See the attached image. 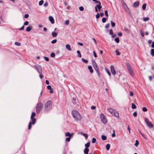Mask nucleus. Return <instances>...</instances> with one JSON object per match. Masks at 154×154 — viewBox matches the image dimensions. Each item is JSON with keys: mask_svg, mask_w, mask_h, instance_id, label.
<instances>
[{"mask_svg": "<svg viewBox=\"0 0 154 154\" xmlns=\"http://www.w3.org/2000/svg\"><path fill=\"white\" fill-rule=\"evenodd\" d=\"M72 117L76 120L79 121L82 118L80 114L77 110H73L72 112Z\"/></svg>", "mask_w": 154, "mask_h": 154, "instance_id": "obj_1", "label": "nucleus"}, {"mask_svg": "<svg viewBox=\"0 0 154 154\" xmlns=\"http://www.w3.org/2000/svg\"><path fill=\"white\" fill-rule=\"evenodd\" d=\"M52 103L51 101H47L45 104L44 111L46 112H48L52 109Z\"/></svg>", "mask_w": 154, "mask_h": 154, "instance_id": "obj_2", "label": "nucleus"}, {"mask_svg": "<svg viewBox=\"0 0 154 154\" xmlns=\"http://www.w3.org/2000/svg\"><path fill=\"white\" fill-rule=\"evenodd\" d=\"M107 110L112 116H115L118 119L119 118V113L118 112L116 111L115 109L110 108H108Z\"/></svg>", "mask_w": 154, "mask_h": 154, "instance_id": "obj_3", "label": "nucleus"}, {"mask_svg": "<svg viewBox=\"0 0 154 154\" xmlns=\"http://www.w3.org/2000/svg\"><path fill=\"white\" fill-rule=\"evenodd\" d=\"M43 104L41 102L38 103L36 107V112L37 114L39 113L40 112L42 109Z\"/></svg>", "mask_w": 154, "mask_h": 154, "instance_id": "obj_4", "label": "nucleus"}, {"mask_svg": "<svg viewBox=\"0 0 154 154\" xmlns=\"http://www.w3.org/2000/svg\"><path fill=\"white\" fill-rule=\"evenodd\" d=\"M32 66L33 68H34L39 74L42 73V69L40 66L36 64L34 66Z\"/></svg>", "mask_w": 154, "mask_h": 154, "instance_id": "obj_5", "label": "nucleus"}, {"mask_svg": "<svg viewBox=\"0 0 154 154\" xmlns=\"http://www.w3.org/2000/svg\"><path fill=\"white\" fill-rule=\"evenodd\" d=\"M127 69L130 75L131 76L133 77L134 75V72L131 66L129 64L127 65Z\"/></svg>", "mask_w": 154, "mask_h": 154, "instance_id": "obj_6", "label": "nucleus"}, {"mask_svg": "<svg viewBox=\"0 0 154 154\" xmlns=\"http://www.w3.org/2000/svg\"><path fill=\"white\" fill-rule=\"evenodd\" d=\"M100 118L102 122L104 124H106L107 122V120L105 116L103 113H101L100 114Z\"/></svg>", "mask_w": 154, "mask_h": 154, "instance_id": "obj_7", "label": "nucleus"}, {"mask_svg": "<svg viewBox=\"0 0 154 154\" xmlns=\"http://www.w3.org/2000/svg\"><path fill=\"white\" fill-rule=\"evenodd\" d=\"M144 120L148 127L150 128L153 127V124L151 122L149 121V119L147 118H145Z\"/></svg>", "mask_w": 154, "mask_h": 154, "instance_id": "obj_8", "label": "nucleus"}, {"mask_svg": "<svg viewBox=\"0 0 154 154\" xmlns=\"http://www.w3.org/2000/svg\"><path fill=\"white\" fill-rule=\"evenodd\" d=\"M93 66L94 68V69H95V70H96V72L97 73L98 76H100V74L99 72L98 67L97 64H96L94 65H93Z\"/></svg>", "mask_w": 154, "mask_h": 154, "instance_id": "obj_9", "label": "nucleus"}, {"mask_svg": "<svg viewBox=\"0 0 154 154\" xmlns=\"http://www.w3.org/2000/svg\"><path fill=\"white\" fill-rule=\"evenodd\" d=\"M122 5L124 9L127 12H128L130 13L128 8L125 2H122Z\"/></svg>", "mask_w": 154, "mask_h": 154, "instance_id": "obj_10", "label": "nucleus"}, {"mask_svg": "<svg viewBox=\"0 0 154 154\" xmlns=\"http://www.w3.org/2000/svg\"><path fill=\"white\" fill-rule=\"evenodd\" d=\"M110 69L111 73L112 75H115L116 74V72L115 70L114 66L112 65L110 66Z\"/></svg>", "mask_w": 154, "mask_h": 154, "instance_id": "obj_11", "label": "nucleus"}, {"mask_svg": "<svg viewBox=\"0 0 154 154\" xmlns=\"http://www.w3.org/2000/svg\"><path fill=\"white\" fill-rule=\"evenodd\" d=\"M139 2L137 1L133 3V6L134 8H137L139 6Z\"/></svg>", "mask_w": 154, "mask_h": 154, "instance_id": "obj_12", "label": "nucleus"}, {"mask_svg": "<svg viewBox=\"0 0 154 154\" xmlns=\"http://www.w3.org/2000/svg\"><path fill=\"white\" fill-rule=\"evenodd\" d=\"M49 20L52 24H53L54 23V20L53 17L51 16H50L49 17Z\"/></svg>", "mask_w": 154, "mask_h": 154, "instance_id": "obj_13", "label": "nucleus"}, {"mask_svg": "<svg viewBox=\"0 0 154 154\" xmlns=\"http://www.w3.org/2000/svg\"><path fill=\"white\" fill-rule=\"evenodd\" d=\"M31 121H30V122H31L32 125H34L36 121V119L35 118H32V119H31Z\"/></svg>", "mask_w": 154, "mask_h": 154, "instance_id": "obj_14", "label": "nucleus"}, {"mask_svg": "<svg viewBox=\"0 0 154 154\" xmlns=\"http://www.w3.org/2000/svg\"><path fill=\"white\" fill-rule=\"evenodd\" d=\"M80 134H81L83 135V136H84L85 137L86 139H87L88 138V135L87 134L83 133L82 132H80Z\"/></svg>", "mask_w": 154, "mask_h": 154, "instance_id": "obj_15", "label": "nucleus"}, {"mask_svg": "<svg viewBox=\"0 0 154 154\" xmlns=\"http://www.w3.org/2000/svg\"><path fill=\"white\" fill-rule=\"evenodd\" d=\"M95 7H97L99 10L100 9L102 8V6L101 5V3H99V4H97Z\"/></svg>", "mask_w": 154, "mask_h": 154, "instance_id": "obj_16", "label": "nucleus"}, {"mask_svg": "<svg viewBox=\"0 0 154 154\" xmlns=\"http://www.w3.org/2000/svg\"><path fill=\"white\" fill-rule=\"evenodd\" d=\"M89 151V149L85 148L84 150V153L85 154H88Z\"/></svg>", "mask_w": 154, "mask_h": 154, "instance_id": "obj_17", "label": "nucleus"}, {"mask_svg": "<svg viewBox=\"0 0 154 154\" xmlns=\"http://www.w3.org/2000/svg\"><path fill=\"white\" fill-rule=\"evenodd\" d=\"M73 134L72 133V135H71L70 133L68 132L65 133V136L66 137H71Z\"/></svg>", "mask_w": 154, "mask_h": 154, "instance_id": "obj_18", "label": "nucleus"}, {"mask_svg": "<svg viewBox=\"0 0 154 154\" xmlns=\"http://www.w3.org/2000/svg\"><path fill=\"white\" fill-rule=\"evenodd\" d=\"M88 69L89 70L90 72L91 73L93 72V70L91 66H88Z\"/></svg>", "mask_w": 154, "mask_h": 154, "instance_id": "obj_19", "label": "nucleus"}, {"mask_svg": "<svg viewBox=\"0 0 154 154\" xmlns=\"http://www.w3.org/2000/svg\"><path fill=\"white\" fill-rule=\"evenodd\" d=\"M66 48L69 51H71V50L70 46L69 44H67L66 45Z\"/></svg>", "mask_w": 154, "mask_h": 154, "instance_id": "obj_20", "label": "nucleus"}, {"mask_svg": "<svg viewBox=\"0 0 154 154\" xmlns=\"http://www.w3.org/2000/svg\"><path fill=\"white\" fill-rule=\"evenodd\" d=\"M32 26H29L27 27L26 29V30L27 32L30 31L31 29Z\"/></svg>", "mask_w": 154, "mask_h": 154, "instance_id": "obj_21", "label": "nucleus"}, {"mask_svg": "<svg viewBox=\"0 0 154 154\" xmlns=\"http://www.w3.org/2000/svg\"><path fill=\"white\" fill-rule=\"evenodd\" d=\"M77 53L78 54L77 56L79 57H82V55L80 53V51L79 50H78L77 51Z\"/></svg>", "mask_w": 154, "mask_h": 154, "instance_id": "obj_22", "label": "nucleus"}, {"mask_svg": "<svg viewBox=\"0 0 154 154\" xmlns=\"http://www.w3.org/2000/svg\"><path fill=\"white\" fill-rule=\"evenodd\" d=\"M35 112H32V113L30 118L32 119V118H34V117L35 116Z\"/></svg>", "mask_w": 154, "mask_h": 154, "instance_id": "obj_23", "label": "nucleus"}, {"mask_svg": "<svg viewBox=\"0 0 154 154\" xmlns=\"http://www.w3.org/2000/svg\"><path fill=\"white\" fill-rule=\"evenodd\" d=\"M52 35L53 37H55L57 36V33L56 32H52Z\"/></svg>", "mask_w": 154, "mask_h": 154, "instance_id": "obj_24", "label": "nucleus"}, {"mask_svg": "<svg viewBox=\"0 0 154 154\" xmlns=\"http://www.w3.org/2000/svg\"><path fill=\"white\" fill-rule=\"evenodd\" d=\"M101 138L103 140H104L106 139L107 137L106 136L104 135H102L101 136Z\"/></svg>", "mask_w": 154, "mask_h": 154, "instance_id": "obj_25", "label": "nucleus"}, {"mask_svg": "<svg viewBox=\"0 0 154 154\" xmlns=\"http://www.w3.org/2000/svg\"><path fill=\"white\" fill-rule=\"evenodd\" d=\"M85 148L88 149V148L90 146V143H89V142H88L87 143H86L85 145Z\"/></svg>", "mask_w": 154, "mask_h": 154, "instance_id": "obj_26", "label": "nucleus"}, {"mask_svg": "<svg viewBox=\"0 0 154 154\" xmlns=\"http://www.w3.org/2000/svg\"><path fill=\"white\" fill-rule=\"evenodd\" d=\"M151 54L152 56H154V49H152L151 50Z\"/></svg>", "mask_w": 154, "mask_h": 154, "instance_id": "obj_27", "label": "nucleus"}, {"mask_svg": "<svg viewBox=\"0 0 154 154\" xmlns=\"http://www.w3.org/2000/svg\"><path fill=\"white\" fill-rule=\"evenodd\" d=\"M146 4H143L142 6V9L143 10H145L146 8Z\"/></svg>", "mask_w": 154, "mask_h": 154, "instance_id": "obj_28", "label": "nucleus"}, {"mask_svg": "<svg viewBox=\"0 0 154 154\" xmlns=\"http://www.w3.org/2000/svg\"><path fill=\"white\" fill-rule=\"evenodd\" d=\"M82 60L83 62H84V63H87L88 62V61L87 60H85L83 58H82Z\"/></svg>", "mask_w": 154, "mask_h": 154, "instance_id": "obj_29", "label": "nucleus"}, {"mask_svg": "<svg viewBox=\"0 0 154 154\" xmlns=\"http://www.w3.org/2000/svg\"><path fill=\"white\" fill-rule=\"evenodd\" d=\"M106 149L108 150H109L110 148V145L109 144H106Z\"/></svg>", "mask_w": 154, "mask_h": 154, "instance_id": "obj_30", "label": "nucleus"}, {"mask_svg": "<svg viewBox=\"0 0 154 154\" xmlns=\"http://www.w3.org/2000/svg\"><path fill=\"white\" fill-rule=\"evenodd\" d=\"M115 41L117 43H119V38L118 37H116L115 39Z\"/></svg>", "mask_w": 154, "mask_h": 154, "instance_id": "obj_31", "label": "nucleus"}, {"mask_svg": "<svg viewBox=\"0 0 154 154\" xmlns=\"http://www.w3.org/2000/svg\"><path fill=\"white\" fill-rule=\"evenodd\" d=\"M131 105H132V108L133 109H135V108H136V106L133 103H132Z\"/></svg>", "mask_w": 154, "mask_h": 154, "instance_id": "obj_32", "label": "nucleus"}, {"mask_svg": "<svg viewBox=\"0 0 154 154\" xmlns=\"http://www.w3.org/2000/svg\"><path fill=\"white\" fill-rule=\"evenodd\" d=\"M110 22L112 26V27H114V26H115V23L112 21H111Z\"/></svg>", "mask_w": 154, "mask_h": 154, "instance_id": "obj_33", "label": "nucleus"}, {"mask_svg": "<svg viewBox=\"0 0 154 154\" xmlns=\"http://www.w3.org/2000/svg\"><path fill=\"white\" fill-rule=\"evenodd\" d=\"M44 2V1L43 0H41L39 2V5L40 6L42 5Z\"/></svg>", "mask_w": 154, "mask_h": 154, "instance_id": "obj_34", "label": "nucleus"}, {"mask_svg": "<svg viewBox=\"0 0 154 154\" xmlns=\"http://www.w3.org/2000/svg\"><path fill=\"white\" fill-rule=\"evenodd\" d=\"M50 56L52 57H54L55 56V54L53 52H52Z\"/></svg>", "mask_w": 154, "mask_h": 154, "instance_id": "obj_35", "label": "nucleus"}, {"mask_svg": "<svg viewBox=\"0 0 154 154\" xmlns=\"http://www.w3.org/2000/svg\"><path fill=\"white\" fill-rule=\"evenodd\" d=\"M32 124L31 122H29V126H28V129L29 130L31 128V127H32V126H31Z\"/></svg>", "mask_w": 154, "mask_h": 154, "instance_id": "obj_36", "label": "nucleus"}, {"mask_svg": "<svg viewBox=\"0 0 154 154\" xmlns=\"http://www.w3.org/2000/svg\"><path fill=\"white\" fill-rule=\"evenodd\" d=\"M149 19V18L148 17H144L143 18V20L144 21H146L148 20Z\"/></svg>", "mask_w": 154, "mask_h": 154, "instance_id": "obj_37", "label": "nucleus"}, {"mask_svg": "<svg viewBox=\"0 0 154 154\" xmlns=\"http://www.w3.org/2000/svg\"><path fill=\"white\" fill-rule=\"evenodd\" d=\"M71 137H67L66 139V142H69L70 140Z\"/></svg>", "mask_w": 154, "mask_h": 154, "instance_id": "obj_38", "label": "nucleus"}, {"mask_svg": "<svg viewBox=\"0 0 154 154\" xmlns=\"http://www.w3.org/2000/svg\"><path fill=\"white\" fill-rule=\"evenodd\" d=\"M138 145H139V142L137 140H136V142L135 144V145L136 146H138Z\"/></svg>", "mask_w": 154, "mask_h": 154, "instance_id": "obj_39", "label": "nucleus"}, {"mask_svg": "<svg viewBox=\"0 0 154 154\" xmlns=\"http://www.w3.org/2000/svg\"><path fill=\"white\" fill-rule=\"evenodd\" d=\"M106 21V19L105 17H103L102 19V22L103 23H105Z\"/></svg>", "mask_w": 154, "mask_h": 154, "instance_id": "obj_40", "label": "nucleus"}, {"mask_svg": "<svg viewBox=\"0 0 154 154\" xmlns=\"http://www.w3.org/2000/svg\"><path fill=\"white\" fill-rule=\"evenodd\" d=\"M96 141V139L95 138L93 137L92 138V143H94Z\"/></svg>", "mask_w": 154, "mask_h": 154, "instance_id": "obj_41", "label": "nucleus"}, {"mask_svg": "<svg viewBox=\"0 0 154 154\" xmlns=\"http://www.w3.org/2000/svg\"><path fill=\"white\" fill-rule=\"evenodd\" d=\"M15 44L17 46H19L20 45V43L19 42H15Z\"/></svg>", "mask_w": 154, "mask_h": 154, "instance_id": "obj_42", "label": "nucleus"}, {"mask_svg": "<svg viewBox=\"0 0 154 154\" xmlns=\"http://www.w3.org/2000/svg\"><path fill=\"white\" fill-rule=\"evenodd\" d=\"M29 24V22L28 21H25L23 23L24 25L27 26Z\"/></svg>", "mask_w": 154, "mask_h": 154, "instance_id": "obj_43", "label": "nucleus"}, {"mask_svg": "<svg viewBox=\"0 0 154 154\" xmlns=\"http://www.w3.org/2000/svg\"><path fill=\"white\" fill-rule=\"evenodd\" d=\"M109 34L111 35H112L113 33V31L112 30V29H111L109 30Z\"/></svg>", "mask_w": 154, "mask_h": 154, "instance_id": "obj_44", "label": "nucleus"}, {"mask_svg": "<svg viewBox=\"0 0 154 154\" xmlns=\"http://www.w3.org/2000/svg\"><path fill=\"white\" fill-rule=\"evenodd\" d=\"M69 23V20H66L65 22V24L66 25H68Z\"/></svg>", "mask_w": 154, "mask_h": 154, "instance_id": "obj_45", "label": "nucleus"}, {"mask_svg": "<svg viewBox=\"0 0 154 154\" xmlns=\"http://www.w3.org/2000/svg\"><path fill=\"white\" fill-rule=\"evenodd\" d=\"M143 111L144 112H146L147 110V108L145 107H143L142 109Z\"/></svg>", "mask_w": 154, "mask_h": 154, "instance_id": "obj_46", "label": "nucleus"}, {"mask_svg": "<svg viewBox=\"0 0 154 154\" xmlns=\"http://www.w3.org/2000/svg\"><path fill=\"white\" fill-rule=\"evenodd\" d=\"M106 72L108 74V75L109 76H111V74L110 72H109V71L107 69H106Z\"/></svg>", "mask_w": 154, "mask_h": 154, "instance_id": "obj_47", "label": "nucleus"}, {"mask_svg": "<svg viewBox=\"0 0 154 154\" xmlns=\"http://www.w3.org/2000/svg\"><path fill=\"white\" fill-rule=\"evenodd\" d=\"M57 40L56 39H54L51 41V43L52 44H54L57 42Z\"/></svg>", "mask_w": 154, "mask_h": 154, "instance_id": "obj_48", "label": "nucleus"}, {"mask_svg": "<svg viewBox=\"0 0 154 154\" xmlns=\"http://www.w3.org/2000/svg\"><path fill=\"white\" fill-rule=\"evenodd\" d=\"M113 133L112 134V137H115V136H116L115 131L113 130Z\"/></svg>", "mask_w": 154, "mask_h": 154, "instance_id": "obj_49", "label": "nucleus"}, {"mask_svg": "<svg viewBox=\"0 0 154 154\" xmlns=\"http://www.w3.org/2000/svg\"><path fill=\"white\" fill-rule=\"evenodd\" d=\"M79 10L80 11H83L84 10V8L83 7L81 6V7H79Z\"/></svg>", "mask_w": 154, "mask_h": 154, "instance_id": "obj_50", "label": "nucleus"}, {"mask_svg": "<svg viewBox=\"0 0 154 154\" xmlns=\"http://www.w3.org/2000/svg\"><path fill=\"white\" fill-rule=\"evenodd\" d=\"M44 59L47 61H48L49 60V58L46 57H44Z\"/></svg>", "mask_w": 154, "mask_h": 154, "instance_id": "obj_51", "label": "nucleus"}, {"mask_svg": "<svg viewBox=\"0 0 154 154\" xmlns=\"http://www.w3.org/2000/svg\"><path fill=\"white\" fill-rule=\"evenodd\" d=\"M96 18L97 19H98L100 17V14L99 13H97V14L96 16Z\"/></svg>", "mask_w": 154, "mask_h": 154, "instance_id": "obj_52", "label": "nucleus"}, {"mask_svg": "<svg viewBox=\"0 0 154 154\" xmlns=\"http://www.w3.org/2000/svg\"><path fill=\"white\" fill-rule=\"evenodd\" d=\"M140 32L141 36L143 37L144 36V34L143 32H142V31L141 30L140 31Z\"/></svg>", "mask_w": 154, "mask_h": 154, "instance_id": "obj_53", "label": "nucleus"}, {"mask_svg": "<svg viewBox=\"0 0 154 154\" xmlns=\"http://www.w3.org/2000/svg\"><path fill=\"white\" fill-rule=\"evenodd\" d=\"M109 23H108V24H107L105 26V27L106 28V29H108L109 27Z\"/></svg>", "mask_w": 154, "mask_h": 154, "instance_id": "obj_54", "label": "nucleus"}, {"mask_svg": "<svg viewBox=\"0 0 154 154\" xmlns=\"http://www.w3.org/2000/svg\"><path fill=\"white\" fill-rule=\"evenodd\" d=\"M116 54L117 55H120V53L117 50H116Z\"/></svg>", "mask_w": 154, "mask_h": 154, "instance_id": "obj_55", "label": "nucleus"}, {"mask_svg": "<svg viewBox=\"0 0 154 154\" xmlns=\"http://www.w3.org/2000/svg\"><path fill=\"white\" fill-rule=\"evenodd\" d=\"M24 26H23L21 27L19 29V30H23L24 29Z\"/></svg>", "mask_w": 154, "mask_h": 154, "instance_id": "obj_56", "label": "nucleus"}, {"mask_svg": "<svg viewBox=\"0 0 154 154\" xmlns=\"http://www.w3.org/2000/svg\"><path fill=\"white\" fill-rule=\"evenodd\" d=\"M47 88L48 90H50L51 89V86L50 85H48L47 86Z\"/></svg>", "mask_w": 154, "mask_h": 154, "instance_id": "obj_57", "label": "nucleus"}, {"mask_svg": "<svg viewBox=\"0 0 154 154\" xmlns=\"http://www.w3.org/2000/svg\"><path fill=\"white\" fill-rule=\"evenodd\" d=\"M133 115L134 117H136L137 116V113L136 112H134L133 113Z\"/></svg>", "mask_w": 154, "mask_h": 154, "instance_id": "obj_58", "label": "nucleus"}, {"mask_svg": "<svg viewBox=\"0 0 154 154\" xmlns=\"http://www.w3.org/2000/svg\"><path fill=\"white\" fill-rule=\"evenodd\" d=\"M105 14L107 16V17H108V11L107 10H105Z\"/></svg>", "mask_w": 154, "mask_h": 154, "instance_id": "obj_59", "label": "nucleus"}, {"mask_svg": "<svg viewBox=\"0 0 154 154\" xmlns=\"http://www.w3.org/2000/svg\"><path fill=\"white\" fill-rule=\"evenodd\" d=\"M29 15L28 14H26L24 15V17L25 18H27L29 17Z\"/></svg>", "mask_w": 154, "mask_h": 154, "instance_id": "obj_60", "label": "nucleus"}, {"mask_svg": "<svg viewBox=\"0 0 154 154\" xmlns=\"http://www.w3.org/2000/svg\"><path fill=\"white\" fill-rule=\"evenodd\" d=\"M93 54H94V57H97V54H96V52H95V51H94L93 52Z\"/></svg>", "mask_w": 154, "mask_h": 154, "instance_id": "obj_61", "label": "nucleus"}, {"mask_svg": "<svg viewBox=\"0 0 154 154\" xmlns=\"http://www.w3.org/2000/svg\"><path fill=\"white\" fill-rule=\"evenodd\" d=\"M124 31L126 32H128L129 31V30L127 28L125 27L124 28Z\"/></svg>", "mask_w": 154, "mask_h": 154, "instance_id": "obj_62", "label": "nucleus"}, {"mask_svg": "<svg viewBox=\"0 0 154 154\" xmlns=\"http://www.w3.org/2000/svg\"><path fill=\"white\" fill-rule=\"evenodd\" d=\"M92 62L93 64V65L94 64H97L95 60H92Z\"/></svg>", "mask_w": 154, "mask_h": 154, "instance_id": "obj_63", "label": "nucleus"}, {"mask_svg": "<svg viewBox=\"0 0 154 154\" xmlns=\"http://www.w3.org/2000/svg\"><path fill=\"white\" fill-rule=\"evenodd\" d=\"M151 47L152 48H154V41H153L152 42V44L151 45Z\"/></svg>", "mask_w": 154, "mask_h": 154, "instance_id": "obj_64", "label": "nucleus"}]
</instances>
